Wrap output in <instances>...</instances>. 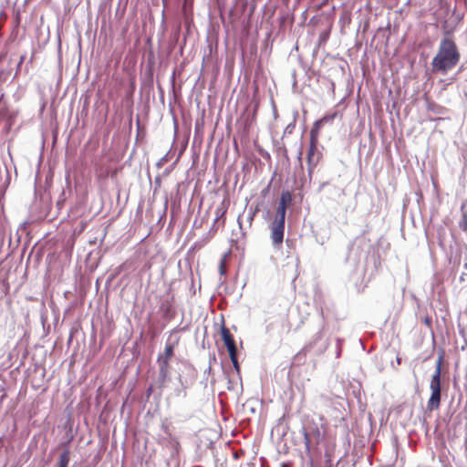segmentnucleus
Masks as SVG:
<instances>
[{"mask_svg": "<svg viewBox=\"0 0 467 467\" xmlns=\"http://www.w3.org/2000/svg\"><path fill=\"white\" fill-rule=\"evenodd\" d=\"M460 58L461 53L455 41L451 37H443L431 61L432 71L447 74L457 66Z\"/></svg>", "mask_w": 467, "mask_h": 467, "instance_id": "f257e3e1", "label": "nucleus"}, {"mask_svg": "<svg viewBox=\"0 0 467 467\" xmlns=\"http://www.w3.org/2000/svg\"><path fill=\"white\" fill-rule=\"evenodd\" d=\"M443 358L444 353L441 352L438 357L435 371L431 379L430 389L431 394L427 403V408L431 411L438 410L441 404V374Z\"/></svg>", "mask_w": 467, "mask_h": 467, "instance_id": "f03ea898", "label": "nucleus"}, {"mask_svg": "<svg viewBox=\"0 0 467 467\" xmlns=\"http://www.w3.org/2000/svg\"><path fill=\"white\" fill-rule=\"evenodd\" d=\"M317 145L318 140L309 139V147L306 154L307 171L309 175L314 172L319 161L322 158V153L318 150Z\"/></svg>", "mask_w": 467, "mask_h": 467, "instance_id": "7ed1b4c3", "label": "nucleus"}, {"mask_svg": "<svg viewBox=\"0 0 467 467\" xmlns=\"http://www.w3.org/2000/svg\"><path fill=\"white\" fill-rule=\"evenodd\" d=\"M270 237L273 245L276 249H280L284 241L285 222L275 219L270 225Z\"/></svg>", "mask_w": 467, "mask_h": 467, "instance_id": "20e7f679", "label": "nucleus"}, {"mask_svg": "<svg viewBox=\"0 0 467 467\" xmlns=\"http://www.w3.org/2000/svg\"><path fill=\"white\" fill-rule=\"evenodd\" d=\"M292 201V194L289 191L282 192L275 219L285 222L286 209L291 205Z\"/></svg>", "mask_w": 467, "mask_h": 467, "instance_id": "39448f33", "label": "nucleus"}, {"mask_svg": "<svg viewBox=\"0 0 467 467\" xmlns=\"http://www.w3.org/2000/svg\"><path fill=\"white\" fill-rule=\"evenodd\" d=\"M157 361L159 364V387L164 388L170 377V359L158 357Z\"/></svg>", "mask_w": 467, "mask_h": 467, "instance_id": "423d86ee", "label": "nucleus"}, {"mask_svg": "<svg viewBox=\"0 0 467 467\" xmlns=\"http://www.w3.org/2000/svg\"><path fill=\"white\" fill-rule=\"evenodd\" d=\"M220 334H221L222 340L223 341V343L228 350V353L234 354V351H237V348L235 345L234 336L231 334L229 328L226 327L224 324H223L221 327Z\"/></svg>", "mask_w": 467, "mask_h": 467, "instance_id": "0eeeda50", "label": "nucleus"}, {"mask_svg": "<svg viewBox=\"0 0 467 467\" xmlns=\"http://www.w3.org/2000/svg\"><path fill=\"white\" fill-rule=\"evenodd\" d=\"M227 212V206L224 204V202H222L220 206H218L215 210V221L213 223V227L216 223H220L221 226L223 227L225 224V213Z\"/></svg>", "mask_w": 467, "mask_h": 467, "instance_id": "6e6552de", "label": "nucleus"}, {"mask_svg": "<svg viewBox=\"0 0 467 467\" xmlns=\"http://www.w3.org/2000/svg\"><path fill=\"white\" fill-rule=\"evenodd\" d=\"M322 126H323V122L320 119L317 120L314 123V125H313V127H312V129L310 130V134H309V139L310 140H318L319 130L322 128Z\"/></svg>", "mask_w": 467, "mask_h": 467, "instance_id": "1a4fd4ad", "label": "nucleus"}, {"mask_svg": "<svg viewBox=\"0 0 467 467\" xmlns=\"http://www.w3.org/2000/svg\"><path fill=\"white\" fill-rule=\"evenodd\" d=\"M70 461V451L68 449L64 450L58 459V467H67Z\"/></svg>", "mask_w": 467, "mask_h": 467, "instance_id": "9d476101", "label": "nucleus"}, {"mask_svg": "<svg viewBox=\"0 0 467 467\" xmlns=\"http://www.w3.org/2000/svg\"><path fill=\"white\" fill-rule=\"evenodd\" d=\"M174 348L175 347L173 344H167L165 346L163 354L159 355V357L166 358V359H171L174 354Z\"/></svg>", "mask_w": 467, "mask_h": 467, "instance_id": "9b49d317", "label": "nucleus"}, {"mask_svg": "<svg viewBox=\"0 0 467 467\" xmlns=\"http://www.w3.org/2000/svg\"><path fill=\"white\" fill-rule=\"evenodd\" d=\"M259 211L258 207H255V208H252L250 207L247 211V217H246V221H247V223H248V227L251 228L252 227V224H253V222H254V219L257 213V212Z\"/></svg>", "mask_w": 467, "mask_h": 467, "instance_id": "f8f14e48", "label": "nucleus"}, {"mask_svg": "<svg viewBox=\"0 0 467 467\" xmlns=\"http://www.w3.org/2000/svg\"><path fill=\"white\" fill-rule=\"evenodd\" d=\"M229 357H230V359L234 367V368L239 371L240 370V366H239V363H238V360H237V351H234V354H229Z\"/></svg>", "mask_w": 467, "mask_h": 467, "instance_id": "ddd939ff", "label": "nucleus"}, {"mask_svg": "<svg viewBox=\"0 0 467 467\" xmlns=\"http://www.w3.org/2000/svg\"><path fill=\"white\" fill-rule=\"evenodd\" d=\"M171 309V305L169 302L162 303L161 306V310L163 312L164 316H168Z\"/></svg>", "mask_w": 467, "mask_h": 467, "instance_id": "4468645a", "label": "nucleus"}, {"mask_svg": "<svg viewBox=\"0 0 467 467\" xmlns=\"http://www.w3.org/2000/svg\"><path fill=\"white\" fill-rule=\"evenodd\" d=\"M336 117V113L334 114H331V115H326L324 116L323 118L320 119V120L324 123H327V122H330L332 121Z\"/></svg>", "mask_w": 467, "mask_h": 467, "instance_id": "2eb2a0df", "label": "nucleus"}, {"mask_svg": "<svg viewBox=\"0 0 467 467\" xmlns=\"http://www.w3.org/2000/svg\"><path fill=\"white\" fill-rule=\"evenodd\" d=\"M225 262H226V260H225V256H224L223 258H222L220 265H219V271H220L221 275H224L226 272Z\"/></svg>", "mask_w": 467, "mask_h": 467, "instance_id": "dca6fc26", "label": "nucleus"}, {"mask_svg": "<svg viewBox=\"0 0 467 467\" xmlns=\"http://www.w3.org/2000/svg\"><path fill=\"white\" fill-rule=\"evenodd\" d=\"M96 173H97V176L99 178H106L109 174L107 170L104 171L102 169L97 170Z\"/></svg>", "mask_w": 467, "mask_h": 467, "instance_id": "f3484780", "label": "nucleus"}, {"mask_svg": "<svg viewBox=\"0 0 467 467\" xmlns=\"http://www.w3.org/2000/svg\"><path fill=\"white\" fill-rule=\"evenodd\" d=\"M304 438H305L306 448V450H309L311 441H310L309 435L307 432H305Z\"/></svg>", "mask_w": 467, "mask_h": 467, "instance_id": "a211bd4d", "label": "nucleus"}, {"mask_svg": "<svg viewBox=\"0 0 467 467\" xmlns=\"http://www.w3.org/2000/svg\"><path fill=\"white\" fill-rule=\"evenodd\" d=\"M423 322L424 324L428 327H431V324H432V320H431V317L427 316L423 318Z\"/></svg>", "mask_w": 467, "mask_h": 467, "instance_id": "6ab92c4d", "label": "nucleus"}, {"mask_svg": "<svg viewBox=\"0 0 467 467\" xmlns=\"http://www.w3.org/2000/svg\"><path fill=\"white\" fill-rule=\"evenodd\" d=\"M302 154H303V152H302V147H301V148L299 149V150H298V154H297V160H298V161H299V163H300V167H301V168H303V164H302Z\"/></svg>", "mask_w": 467, "mask_h": 467, "instance_id": "aec40b11", "label": "nucleus"}, {"mask_svg": "<svg viewBox=\"0 0 467 467\" xmlns=\"http://www.w3.org/2000/svg\"><path fill=\"white\" fill-rule=\"evenodd\" d=\"M25 59H26V55H22L20 57V59H19V62H18V65H17L16 72L20 69V67L23 64V62L25 61Z\"/></svg>", "mask_w": 467, "mask_h": 467, "instance_id": "412c9836", "label": "nucleus"}, {"mask_svg": "<svg viewBox=\"0 0 467 467\" xmlns=\"http://www.w3.org/2000/svg\"><path fill=\"white\" fill-rule=\"evenodd\" d=\"M151 391H152V388L150 387V388H149V389L147 390V392H148V396H150V395Z\"/></svg>", "mask_w": 467, "mask_h": 467, "instance_id": "4be33fe9", "label": "nucleus"}, {"mask_svg": "<svg viewBox=\"0 0 467 467\" xmlns=\"http://www.w3.org/2000/svg\"><path fill=\"white\" fill-rule=\"evenodd\" d=\"M238 223H239L240 227L242 228V223L240 221V218H238Z\"/></svg>", "mask_w": 467, "mask_h": 467, "instance_id": "5701e85b", "label": "nucleus"}, {"mask_svg": "<svg viewBox=\"0 0 467 467\" xmlns=\"http://www.w3.org/2000/svg\"><path fill=\"white\" fill-rule=\"evenodd\" d=\"M281 467H287V465L285 463H282Z\"/></svg>", "mask_w": 467, "mask_h": 467, "instance_id": "b1692460", "label": "nucleus"}]
</instances>
